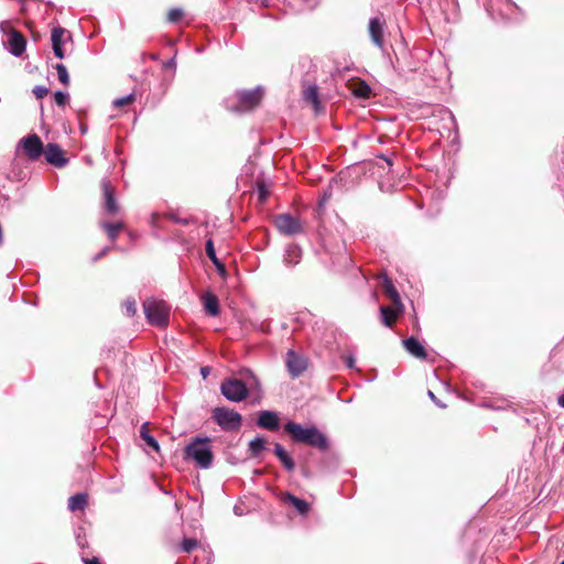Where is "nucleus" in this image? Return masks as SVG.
<instances>
[{
	"label": "nucleus",
	"mask_w": 564,
	"mask_h": 564,
	"mask_svg": "<svg viewBox=\"0 0 564 564\" xmlns=\"http://www.w3.org/2000/svg\"><path fill=\"white\" fill-rule=\"evenodd\" d=\"M284 431L296 443H303L323 452L329 447L327 437L315 426L303 427L299 423L288 422L284 425Z\"/></svg>",
	"instance_id": "nucleus-1"
},
{
	"label": "nucleus",
	"mask_w": 564,
	"mask_h": 564,
	"mask_svg": "<svg viewBox=\"0 0 564 564\" xmlns=\"http://www.w3.org/2000/svg\"><path fill=\"white\" fill-rule=\"evenodd\" d=\"M147 321L152 326L164 328L169 325L170 306L162 300L147 299L143 302Z\"/></svg>",
	"instance_id": "nucleus-2"
},
{
	"label": "nucleus",
	"mask_w": 564,
	"mask_h": 564,
	"mask_svg": "<svg viewBox=\"0 0 564 564\" xmlns=\"http://www.w3.org/2000/svg\"><path fill=\"white\" fill-rule=\"evenodd\" d=\"M209 438H196L184 448L185 458H192L200 468L210 467L214 454L208 445Z\"/></svg>",
	"instance_id": "nucleus-3"
},
{
	"label": "nucleus",
	"mask_w": 564,
	"mask_h": 564,
	"mask_svg": "<svg viewBox=\"0 0 564 564\" xmlns=\"http://www.w3.org/2000/svg\"><path fill=\"white\" fill-rule=\"evenodd\" d=\"M213 419L226 432H237L242 424L241 414L225 406L215 408Z\"/></svg>",
	"instance_id": "nucleus-4"
},
{
	"label": "nucleus",
	"mask_w": 564,
	"mask_h": 564,
	"mask_svg": "<svg viewBox=\"0 0 564 564\" xmlns=\"http://www.w3.org/2000/svg\"><path fill=\"white\" fill-rule=\"evenodd\" d=\"M273 224L279 232L284 236H295L304 231L303 221L288 213L275 215Z\"/></svg>",
	"instance_id": "nucleus-5"
},
{
	"label": "nucleus",
	"mask_w": 564,
	"mask_h": 564,
	"mask_svg": "<svg viewBox=\"0 0 564 564\" xmlns=\"http://www.w3.org/2000/svg\"><path fill=\"white\" fill-rule=\"evenodd\" d=\"M220 391L227 400L232 402H240L248 397V388L236 378L225 379L221 382Z\"/></svg>",
	"instance_id": "nucleus-6"
},
{
	"label": "nucleus",
	"mask_w": 564,
	"mask_h": 564,
	"mask_svg": "<svg viewBox=\"0 0 564 564\" xmlns=\"http://www.w3.org/2000/svg\"><path fill=\"white\" fill-rule=\"evenodd\" d=\"M263 93L261 89L247 90L238 94V105L231 108L232 111H248L256 108L262 99Z\"/></svg>",
	"instance_id": "nucleus-7"
},
{
	"label": "nucleus",
	"mask_w": 564,
	"mask_h": 564,
	"mask_svg": "<svg viewBox=\"0 0 564 564\" xmlns=\"http://www.w3.org/2000/svg\"><path fill=\"white\" fill-rule=\"evenodd\" d=\"M285 364L290 375L297 378L307 369L308 360L304 355L290 349L286 352Z\"/></svg>",
	"instance_id": "nucleus-8"
},
{
	"label": "nucleus",
	"mask_w": 564,
	"mask_h": 564,
	"mask_svg": "<svg viewBox=\"0 0 564 564\" xmlns=\"http://www.w3.org/2000/svg\"><path fill=\"white\" fill-rule=\"evenodd\" d=\"M20 144L23 148L24 154L31 161H36L43 154V151H44L43 142H42L41 138L35 133L30 134L26 138H23L20 141Z\"/></svg>",
	"instance_id": "nucleus-9"
},
{
	"label": "nucleus",
	"mask_w": 564,
	"mask_h": 564,
	"mask_svg": "<svg viewBox=\"0 0 564 564\" xmlns=\"http://www.w3.org/2000/svg\"><path fill=\"white\" fill-rule=\"evenodd\" d=\"M104 194V209L108 216H115L119 214L120 206L118 205L115 197V186L110 181L104 180L100 184Z\"/></svg>",
	"instance_id": "nucleus-10"
},
{
	"label": "nucleus",
	"mask_w": 564,
	"mask_h": 564,
	"mask_svg": "<svg viewBox=\"0 0 564 564\" xmlns=\"http://www.w3.org/2000/svg\"><path fill=\"white\" fill-rule=\"evenodd\" d=\"M403 311V304L394 305L391 303V305H381L379 308L381 324L386 327L392 328Z\"/></svg>",
	"instance_id": "nucleus-11"
},
{
	"label": "nucleus",
	"mask_w": 564,
	"mask_h": 564,
	"mask_svg": "<svg viewBox=\"0 0 564 564\" xmlns=\"http://www.w3.org/2000/svg\"><path fill=\"white\" fill-rule=\"evenodd\" d=\"M43 154L45 155L46 161L56 167H63L68 162V159L65 156V152L56 143H47L44 148Z\"/></svg>",
	"instance_id": "nucleus-12"
},
{
	"label": "nucleus",
	"mask_w": 564,
	"mask_h": 564,
	"mask_svg": "<svg viewBox=\"0 0 564 564\" xmlns=\"http://www.w3.org/2000/svg\"><path fill=\"white\" fill-rule=\"evenodd\" d=\"M258 426L269 431H276L280 426V420L275 412L261 411L257 421Z\"/></svg>",
	"instance_id": "nucleus-13"
},
{
	"label": "nucleus",
	"mask_w": 564,
	"mask_h": 564,
	"mask_svg": "<svg viewBox=\"0 0 564 564\" xmlns=\"http://www.w3.org/2000/svg\"><path fill=\"white\" fill-rule=\"evenodd\" d=\"M369 34L373 44L378 47L383 46V25L378 18L369 21Z\"/></svg>",
	"instance_id": "nucleus-14"
},
{
	"label": "nucleus",
	"mask_w": 564,
	"mask_h": 564,
	"mask_svg": "<svg viewBox=\"0 0 564 564\" xmlns=\"http://www.w3.org/2000/svg\"><path fill=\"white\" fill-rule=\"evenodd\" d=\"M66 30L64 28L57 26L52 30L51 34V41H52V48L56 57L64 58V51L62 47L63 36L65 34Z\"/></svg>",
	"instance_id": "nucleus-15"
},
{
	"label": "nucleus",
	"mask_w": 564,
	"mask_h": 564,
	"mask_svg": "<svg viewBox=\"0 0 564 564\" xmlns=\"http://www.w3.org/2000/svg\"><path fill=\"white\" fill-rule=\"evenodd\" d=\"M349 88L354 96L368 99L371 96L370 86L362 79L356 78L350 80Z\"/></svg>",
	"instance_id": "nucleus-16"
},
{
	"label": "nucleus",
	"mask_w": 564,
	"mask_h": 564,
	"mask_svg": "<svg viewBox=\"0 0 564 564\" xmlns=\"http://www.w3.org/2000/svg\"><path fill=\"white\" fill-rule=\"evenodd\" d=\"M202 300H203L204 308L208 315H210V316L219 315V313H220L219 301L215 294L207 292L203 295Z\"/></svg>",
	"instance_id": "nucleus-17"
},
{
	"label": "nucleus",
	"mask_w": 564,
	"mask_h": 564,
	"mask_svg": "<svg viewBox=\"0 0 564 564\" xmlns=\"http://www.w3.org/2000/svg\"><path fill=\"white\" fill-rule=\"evenodd\" d=\"M9 44L11 53L20 56L25 50L26 40L20 32L14 31L10 35Z\"/></svg>",
	"instance_id": "nucleus-18"
},
{
	"label": "nucleus",
	"mask_w": 564,
	"mask_h": 564,
	"mask_svg": "<svg viewBox=\"0 0 564 564\" xmlns=\"http://www.w3.org/2000/svg\"><path fill=\"white\" fill-rule=\"evenodd\" d=\"M381 288H382L383 293L391 301V303H393L394 305L403 304L402 301H401V297H400V295H399V293L397 291V289L394 288L392 281H391V279L388 278L387 275H383Z\"/></svg>",
	"instance_id": "nucleus-19"
},
{
	"label": "nucleus",
	"mask_w": 564,
	"mask_h": 564,
	"mask_svg": "<svg viewBox=\"0 0 564 564\" xmlns=\"http://www.w3.org/2000/svg\"><path fill=\"white\" fill-rule=\"evenodd\" d=\"M405 349L416 358L424 359L426 357L425 348L414 337L403 340Z\"/></svg>",
	"instance_id": "nucleus-20"
},
{
	"label": "nucleus",
	"mask_w": 564,
	"mask_h": 564,
	"mask_svg": "<svg viewBox=\"0 0 564 564\" xmlns=\"http://www.w3.org/2000/svg\"><path fill=\"white\" fill-rule=\"evenodd\" d=\"M303 98L306 102H310L314 110L316 112H319L323 107L321 105V101H319V98H318V89H317V86L313 85V86H308L304 91H303Z\"/></svg>",
	"instance_id": "nucleus-21"
},
{
	"label": "nucleus",
	"mask_w": 564,
	"mask_h": 564,
	"mask_svg": "<svg viewBox=\"0 0 564 564\" xmlns=\"http://www.w3.org/2000/svg\"><path fill=\"white\" fill-rule=\"evenodd\" d=\"M100 227L106 232L107 237L115 241L119 235L120 231H122L126 227L123 221H117V223H108L104 221L100 223Z\"/></svg>",
	"instance_id": "nucleus-22"
},
{
	"label": "nucleus",
	"mask_w": 564,
	"mask_h": 564,
	"mask_svg": "<svg viewBox=\"0 0 564 564\" xmlns=\"http://www.w3.org/2000/svg\"><path fill=\"white\" fill-rule=\"evenodd\" d=\"M88 503V496L86 494H77L68 499V509L70 511L84 510Z\"/></svg>",
	"instance_id": "nucleus-23"
},
{
	"label": "nucleus",
	"mask_w": 564,
	"mask_h": 564,
	"mask_svg": "<svg viewBox=\"0 0 564 564\" xmlns=\"http://www.w3.org/2000/svg\"><path fill=\"white\" fill-rule=\"evenodd\" d=\"M140 436L145 442L148 446H150L155 452H160V445L154 436L150 433L149 423H144L140 427Z\"/></svg>",
	"instance_id": "nucleus-24"
},
{
	"label": "nucleus",
	"mask_w": 564,
	"mask_h": 564,
	"mask_svg": "<svg viewBox=\"0 0 564 564\" xmlns=\"http://www.w3.org/2000/svg\"><path fill=\"white\" fill-rule=\"evenodd\" d=\"M267 441L263 437H256L249 442L248 451L250 457H258L265 449Z\"/></svg>",
	"instance_id": "nucleus-25"
},
{
	"label": "nucleus",
	"mask_w": 564,
	"mask_h": 564,
	"mask_svg": "<svg viewBox=\"0 0 564 564\" xmlns=\"http://www.w3.org/2000/svg\"><path fill=\"white\" fill-rule=\"evenodd\" d=\"M286 500L292 503V506L299 511L301 514H306L310 510V505L303 500L300 499L291 494L286 495Z\"/></svg>",
	"instance_id": "nucleus-26"
},
{
	"label": "nucleus",
	"mask_w": 564,
	"mask_h": 564,
	"mask_svg": "<svg viewBox=\"0 0 564 564\" xmlns=\"http://www.w3.org/2000/svg\"><path fill=\"white\" fill-rule=\"evenodd\" d=\"M55 69L58 75V80L64 85L68 86L70 80L66 67L63 64H56Z\"/></svg>",
	"instance_id": "nucleus-27"
},
{
	"label": "nucleus",
	"mask_w": 564,
	"mask_h": 564,
	"mask_svg": "<svg viewBox=\"0 0 564 564\" xmlns=\"http://www.w3.org/2000/svg\"><path fill=\"white\" fill-rule=\"evenodd\" d=\"M123 306V310H124V314L129 317H132L137 314V302L135 300H130L128 299L127 301L123 302L122 304Z\"/></svg>",
	"instance_id": "nucleus-28"
},
{
	"label": "nucleus",
	"mask_w": 564,
	"mask_h": 564,
	"mask_svg": "<svg viewBox=\"0 0 564 564\" xmlns=\"http://www.w3.org/2000/svg\"><path fill=\"white\" fill-rule=\"evenodd\" d=\"M205 250H206V254L207 257L212 260V262L214 264H218V258L216 256V251H215V248H214V242L212 239H208L206 241V245H205Z\"/></svg>",
	"instance_id": "nucleus-29"
},
{
	"label": "nucleus",
	"mask_w": 564,
	"mask_h": 564,
	"mask_svg": "<svg viewBox=\"0 0 564 564\" xmlns=\"http://www.w3.org/2000/svg\"><path fill=\"white\" fill-rule=\"evenodd\" d=\"M184 15V12L180 8H173L167 12V21L171 23L178 22Z\"/></svg>",
	"instance_id": "nucleus-30"
},
{
	"label": "nucleus",
	"mask_w": 564,
	"mask_h": 564,
	"mask_svg": "<svg viewBox=\"0 0 564 564\" xmlns=\"http://www.w3.org/2000/svg\"><path fill=\"white\" fill-rule=\"evenodd\" d=\"M198 545V541L196 539H184L181 544V549L183 552L189 553Z\"/></svg>",
	"instance_id": "nucleus-31"
},
{
	"label": "nucleus",
	"mask_w": 564,
	"mask_h": 564,
	"mask_svg": "<svg viewBox=\"0 0 564 564\" xmlns=\"http://www.w3.org/2000/svg\"><path fill=\"white\" fill-rule=\"evenodd\" d=\"M134 95L133 94H130L126 97H122V98H118L116 100H113V106L116 108H121V107H124V106H129L131 105L133 101H134Z\"/></svg>",
	"instance_id": "nucleus-32"
},
{
	"label": "nucleus",
	"mask_w": 564,
	"mask_h": 564,
	"mask_svg": "<svg viewBox=\"0 0 564 564\" xmlns=\"http://www.w3.org/2000/svg\"><path fill=\"white\" fill-rule=\"evenodd\" d=\"M280 459V462L283 464V466L285 467L286 470L289 471H293L294 468H295V463L294 460L290 457V455L288 453L281 455L280 457H278Z\"/></svg>",
	"instance_id": "nucleus-33"
},
{
	"label": "nucleus",
	"mask_w": 564,
	"mask_h": 564,
	"mask_svg": "<svg viewBox=\"0 0 564 564\" xmlns=\"http://www.w3.org/2000/svg\"><path fill=\"white\" fill-rule=\"evenodd\" d=\"M258 196L260 203H264L269 196V191L263 183L258 184Z\"/></svg>",
	"instance_id": "nucleus-34"
},
{
	"label": "nucleus",
	"mask_w": 564,
	"mask_h": 564,
	"mask_svg": "<svg viewBox=\"0 0 564 564\" xmlns=\"http://www.w3.org/2000/svg\"><path fill=\"white\" fill-rule=\"evenodd\" d=\"M67 99H68L67 94H65V93H63V91H56V93L54 94V100H55V102H56L58 106H61V107H63V106H65V105H66Z\"/></svg>",
	"instance_id": "nucleus-35"
},
{
	"label": "nucleus",
	"mask_w": 564,
	"mask_h": 564,
	"mask_svg": "<svg viewBox=\"0 0 564 564\" xmlns=\"http://www.w3.org/2000/svg\"><path fill=\"white\" fill-rule=\"evenodd\" d=\"M33 94L37 99H42L48 94V89L44 86H35L33 88Z\"/></svg>",
	"instance_id": "nucleus-36"
},
{
	"label": "nucleus",
	"mask_w": 564,
	"mask_h": 564,
	"mask_svg": "<svg viewBox=\"0 0 564 564\" xmlns=\"http://www.w3.org/2000/svg\"><path fill=\"white\" fill-rule=\"evenodd\" d=\"M286 451L283 448V446L279 443L274 444V454L276 457H280L281 455L285 454Z\"/></svg>",
	"instance_id": "nucleus-37"
},
{
	"label": "nucleus",
	"mask_w": 564,
	"mask_h": 564,
	"mask_svg": "<svg viewBox=\"0 0 564 564\" xmlns=\"http://www.w3.org/2000/svg\"><path fill=\"white\" fill-rule=\"evenodd\" d=\"M175 66H176V63L173 58L163 63V68H165V69L175 68Z\"/></svg>",
	"instance_id": "nucleus-38"
},
{
	"label": "nucleus",
	"mask_w": 564,
	"mask_h": 564,
	"mask_svg": "<svg viewBox=\"0 0 564 564\" xmlns=\"http://www.w3.org/2000/svg\"><path fill=\"white\" fill-rule=\"evenodd\" d=\"M345 361H346V365L348 368H354L355 367V359L352 356H348L345 358Z\"/></svg>",
	"instance_id": "nucleus-39"
},
{
	"label": "nucleus",
	"mask_w": 564,
	"mask_h": 564,
	"mask_svg": "<svg viewBox=\"0 0 564 564\" xmlns=\"http://www.w3.org/2000/svg\"><path fill=\"white\" fill-rule=\"evenodd\" d=\"M83 561L85 564H101L99 558H97V557L84 558Z\"/></svg>",
	"instance_id": "nucleus-40"
},
{
	"label": "nucleus",
	"mask_w": 564,
	"mask_h": 564,
	"mask_svg": "<svg viewBox=\"0 0 564 564\" xmlns=\"http://www.w3.org/2000/svg\"><path fill=\"white\" fill-rule=\"evenodd\" d=\"M215 265H216V268H217V270L219 271L220 274L225 273V271H226L225 264L220 260H218V264H215Z\"/></svg>",
	"instance_id": "nucleus-41"
},
{
	"label": "nucleus",
	"mask_w": 564,
	"mask_h": 564,
	"mask_svg": "<svg viewBox=\"0 0 564 564\" xmlns=\"http://www.w3.org/2000/svg\"><path fill=\"white\" fill-rule=\"evenodd\" d=\"M215 265H216V268H217V270L219 271L220 274L225 273V271H226L225 264L220 260H218V264H215Z\"/></svg>",
	"instance_id": "nucleus-42"
},
{
	"label": "nucleus",
	"mask_w": 564,
	"mask_h": 564,
	"mask_svg": "<svg viewBox=\"0 0 564 564\" xmlns=\"http://www.w3.org/2000/svg\"><path fill=\"white\" fill-rule=\"evenodd\" d=\"M209 372H210V368H209V367H203V368L200 369V373H202L203 378H207V376L209 375Z\"/></svg>",
	"instance_id": "nucleus-43"
},
{
	"label": "nucleus",
	"mask_w": 564,
	"mask_h": 564,
	"mask_svg": "<svg viewBox=\"0 0 564 564\" xmlns=\"http://www.w3.org/2000/svg\"><path fill=\"white\" fill-rule=\"evenodd\" d=\"M558 403L561 406L564 408V394H562L560 398H558Z\"/></svg>",
	"instance_id": "nucleus-44"
},
{
	"label": "nucleus",
	"mask_w": 564,
	"mask_h": 564,
	"mask_svg": "<svg viewBox=\"0 0 564 564\" xmlns=\"http://www.w3.org/2000/svg\"><path fill=\"white\" fill-rule=\"evenodd\" d=\"M429 395L434 399V393L432 391H429Z\"/></svg>",
	"instance_id": "nucleus-45"
},
{
	"label": "nucleus",
	"mask_w": 564,
	"mask_h": 564,
	"mask_svg": "<svg viewBox=\"0 0 564 564\" xmlns=\"http://www.w3.org/2000/svg\"><path fill=\"white\" fill-rule=\"evenodd\" d=\"M561 564H564V561H563V562H561Z\"/></svg>",
	"instance_id": "nucleus-46"
}]
</instances>
